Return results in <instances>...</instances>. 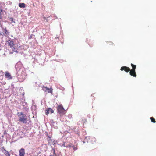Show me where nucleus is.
Instances as JSON below:
<instances>
[{
	"instance_id": "nucleus-11",
	"label": "nucleus",
	"mask_w": 156,
	"mask_h": 156,
	"mask_svg": "<svg viewBox=\"0 0 156 156\" xmlns=\"http://www.w3.org/2000/svg\"><path fill=\"white\" fill-rule=\"evenodd\" d=\"M19 6L21 8H24L26 6L25 4L23 3H20L19 4Z\"/></svg>"
},
{
	"instance_id": "nucleus-1",
	"label": "nucleus",
	"mask_w": 156,
	"mask_h": 156,
	"mask_svg": "<svg viewBox=\"0 0 156 156\" xmlns=\"http://www.w3.org/2000/svg\"><path fill=\"white\" fill-rule=\"evenodd\" d=\"M17 115L19 117V121L23 123H26L27 122V118L26 115L22 112H18Z\"/></svg>"
},
{
	"instance_id": "nucleus-31",
	"label": "nucleus",
	"mask_w": 156,
	"mask_h": 156,
	"mask_svg": "<svg viewBox=\"0 0 156 156\" xmlns=\"http://www.w3.org/2000/svg\"><path fill=\"white\" fill-rule=\"evenodd\" d=\"M50 156H52V155H50Z\"/></svg>"
},
{
	"instance_id": "nucleus-30",
	"label": "nucleus",
	"mask_w": 156,
	"mask_h": 156,
	"mask_svg": "<svg viewBox=\"0 0 156 156\" xmlns=\"http://www.w3.org/2000/svg\"><path fill=\"white\" fill-rule=\"evenodd\" d=\"M1 35V33H0V35Z\"/></svg>"
},
{
	"instance_id": "nucleus-19",
	"label": "nucleus",
	"mask_w": 156,
	"mask_h": 156,
	"mask_svg": "<svg viewBox=\"0 0 156 156\" xmlns=\"http://www.w3.org/2000/svg\"><path fill=\"white\" fill-rule=\"evenodd\" d=\"M6 150L4 148V147H2L1 148V150L2 152L3 153L4 151H5Z\"/></svg>"
},
{
	"instance_id": "nucleus-26",
	"label": "nucleus",
	"mask_w": 156,
	"mask_h": 156,
	"mask_svg": "<svg viewBox=\"0 0 156 156\" xmlns=\"http://www.w3.org/2000/svg\"><path fill=\"white\" fill-rule=\"evenodd\" d=\"M92 140L93 141H94V142H95L96 141V139L95 138H92Z\"/></svg>"
},
{
	"instance_id": "nucleus-25",
	"label": "nucleus",
	"mask_w": 156,
	"mask_h": 156,
	"mask_svg": "<svg viewBox=\"0 0 156 156\" xmlns=\"http://www.w3.org/2000/svg\"><path fill=\"white\" fill-rule=\"evenodd\" d=\"M3 76L2 75L0 76V80H2L3 79Z\"/></svg>"
},
{
	"instance_id": "nucleus-2",
	"label": "nucleus",
	"mask_w": 156,
	"mask_h": 156,
	"mask_svg": "<svg viewBox=\"0 0 156 156\" xmlns=\"http://www.w3.org/2000/svg\"><path fill=\"white\" fill-rule=\"evenodd\" d=\"M57 113L60 116H63L66 113V110L64 108L62 105H59L57 107Z\"/></svg>"
},
{
	"instance_id": "nucleus-21",
	"label": "nucleus",
	"mask_w": 156,
	"mask_h": 156,
	"mask_svg": "<svg viewBox=\"0 0 156 156\" xmlns=\"http://www.w3.org/2000/svg\"><path fill=\"white\" fill-rule=\"evenodd\" d=\"M47 140L49 141H51V137L48 136Z\"/></svg>"
},
{
	"instance_id": "nucleus-15",
	"label": "nucleus",
	"mask_w": 156,
	"mask_h": 156,
	"mask_svg": "<svg viewBox=\"0 0 156 156\" xmlns=\"http://www.w3.org/2000/svg\"><path fill=\"white\" fill-rule=\"evenodd\" d=\"M73 144L72 143H70L69 144L67 145L66 146V147H73Z\"/></svg>"
},
{
	"instance_id": "nucleus-24",
	"label": "nucleus",
	"mask_w": 156,
	"mask_h": 156,
	"mask_svg": "<svg viewBox=\"0 0 156 156\" xmlns=\"http://www.w3.org/2000/svg\"><path fill=\"white\" fill-rule=\"evenodd\" d=\"M48 17H43V18L45 20H46V22H48Z\"/></svg>"
},
{
	"instance_id": "nucleus-27",
	"label": "nucleus",
	"mask_w": 156,
	"mask_h": 156,
	"mask_svg": "<svg viewBox=\"0 0 156 156\" xmlns=\"http://www.w3.org/2000/svg\"><path fill=\"white\" fill-rule=\"evenodd\" d=\"M7 156H10V154L8 152V154H7Z\"/></svg>"
},
{
	"instance_id": "nucleus-23",
	"label": "nucleus",
	"mask_w": 156,
	"mask_h": 156,
	"mask_svg": "<svg viewBox=\"0 0 156 156\" xmlns=\"http://www.w3.org/2000/svg\"><path fill=\"white\" fill-rule=\"evenodd\" d=\"M0 83L2 85H5L6 83V82L5 81H2Z\"/></svg>"
},
{
	"instance_id": "nucleus-13",
	"label": "nucleus",
	"mask_w": 156,
	"mask_h": 156,
	"mask_svg": "<svg viewBox=\"0 0 156 156\" xmlns=\"http://www.w3.org/2000/svg\"><path fill=\"white\" fill-rule=\"evenodd\" d=\"M150 120L153 123L156 122V121L155 119L153 117H151L150 118Z\"/></svg>"
},
{
	"instance_id": "nucleus-5",
	"label": "nucleus",
	"mask_w": 156,
	"mask_h": 156,
	"mask_svg": "<svg viewBox=\"0 0 156 156\" xmlns=\"http://www.w3.org/2000/svg\"><path fill=\"white\" fill-rule=\"evenodd\" d=\"M120 70L122 71L124 70L126 72H128L130 71V69L129 67L126 66L122 67L120 69Z\"/></svg>"
},
{
	"instance_id": "nucleus-17",
	"label": "nucleus",
	"mask_w": 156,
	"mask_h": 156,
	"mask_svg": "<svg viewBox=\"0 0 156 156\" xmlns=\"http://www.w3.org/2000/svg\"><path fill=\"white\" fill-rule=\"evenodd\" d=\"M77 145H76V146H74L73 145V146L72 147L73 148V150L74 151H76L77 149Z\"/></svg>"
},
{
	"instance_id": "nucleus-14",
	"label": "nucleus",
	"mask_w": 156,
	"mask_h": 156,
	"mask_svg": "<svg viewBox=\"0 0 156 156\" xmlns=\"http://www.w3.org/2000/svg\"><path fill=\"white\" fill-rule=\"evenodd\" d=\"M5 32L6 35H9V32L6 29V28H5Z\"/></svg>"
},
{
	"instance_id": "nucleus-10",
	"label": "nucleus",
	"mask_w": 156,
	"mask_h": 156,
	"mask_svg": "<svg viewBox=\"0 0 156 156\" xmlns=\"http://www.w3.org/2000/svg\"><path fill=\"white\" fill-rule=\"evenodd\" d=\"M129 72H130L129 74L131 76H133V77H136V73L135 70H130V71Z\"/></svg>"
},
{
	"instance_id": "nucleus-9",
	"label": "nucleus",
	"mask_w": 156,
	"mask_h": 156,
	"mask_svg": "<svg viewBox=\"0 0 156 156\" xmlns=\"http://www.w3.org/2000/svg\"><path fill=\"white\" fill-rule=\"evenodd\" d=\"M19 155L20 156H24L25 153L24 149L23 148H21L19 151Z\"/></svg>"
},
{
	"instance_id": "nucleus-22",
	"label": "nucleus",
	"mask_w": 156,
	"mask_h": 156,
	"mask_svg": "<svg viewBox=\"0 0 156 156\" xmlns=\"http://www.w3.org/2000/svg\"><path fill=\"white\" fill-rule=\"evenodd\" d=\"M8 152L7 151L5 150V151H4L3 153H4V154H5L6 156H7V154H8Z\"/></svg>"
},
{
	"instance_id": "nucleus-4",
	"label": "nucleus",
	"mask_w": 156,
	"mask_h": 156,
	"mask_svg": "<svg viewBox=\"0 0 156 156\" xmlns=\"http://www.w3.org/2000/svg\"><path fill=\"white\" fill-rule=\"evenodd\" d=\"M5 77L8 80L12 79V78L11 74L8 71H6L5 73Z\"/></svg>"
},
{
	"instance_id": "nucleus-7",
	"label": "nucleus",
	"mask_w": 156,
	"mask_h": 156,
	"mask_svg": "<svg viewBox=\"0 0 156 156\" xmlns=\"http://www.w3.org/2000/svg\"><path fill=\"white\" fill-rule=\"evenodd\" d=\"M7 42L9 46V47L14 46L15 45L14 42L13 41L9 39Z\"/></svg>"
},
{
	"instance_id": "nucleus-29",
	"label": "nucleus",
	"mask_w": 156,
	"mask_h": 156,
	"mask_svg": "<svg viewBox=\"0 0 156 156\" xmlns=\"http://www.w3.org/2000/svg\"><path fill=\"white\" fill-rule=\"evenodd\" d=\"M62 146L64 147H66V146H65V144H62Z\"/></svg>"
},
{
	"instance_id": "nucleus-20",
	"label": "nucleus",
	"mask_w": 156,
	"mask_h": 156,
	"mask_svg": "<svg viewBox=\"0 0 156 156\" xmlns=\"http://www.w3.org/2000/svg\"><path fill=\"white\" fill-rule=\"evenodd\" d=\"M6 150L4 148V147H2L1 148V150L2 152L3 153L4 151H5Z\"/></svg>"
},
{
	"instance_id": "nucleus-3",
	"label": "nucleus",
	"mask_w": 156,
	"mask_h": 156,
	"mask_svg": "<svg viewBox=\"0 0 156 156\" xmlns=\"http://www.w3.org/2000/svg\"><path fill=\"white\" fill-rule=\"evenodd\" d=\"M42 89L45 92H47L48 93H52L53 89L51 87L49 88L47 87L43 86Z\"/></svg>"
},
{
	"instance_id": "nucleus-18",
	"label": "nucleus",
	"mask_w": 156,
	"mask_h": 156,
	"mask_svg": "<svg viewBox=\"0 0 156 156\" xmlns=\"http://www.w3.org/2000/svg\"><path fill=\"white\" fill-rule=\"evenodd\" d=\"M108 44L109 45H114L115 44L112 42H108Z\"/></svg>"
},
{
	"instance_id": "nucleus-8",
	"label": "nucleus",
	"mask_w": 156,
	"mask_h": 156,
	"mask_svg": "<svg viewBox=\"0 0 156 156\" xmlns=\"http://www.w3.org/2000/svg\"><path fill=\"white\" fill-rule=\"evenodd\" d=\"M10 54H12L15 51V48L14 46L9 47L8 49Z\"/></svg>"
},
{
	"instance_id": "nucleus-16",
	"label": "nucleus",
	"mask_w": 156,
	"mask_h": 156,
	"mask_svg": "<svg viewBox=\"0 0 156 156\" xmlns=\"http://www.w3.org/2000/svg\"><path fill=\"white\" fill-rule=\"evenodd\" d=\"M2 9H0V20L2 19Z\"/></svg>"
},
{
	"instance_id": "nucleus-12",
	"label": "nucleus",
	"mask_w": 156,
	"mask_h": 156,
	"mask_svg": "<svg viewBox=\"0 0 156 156\" xmlns=\"http://www.w3.org/2000/svg\"><path fill=\"white\" fill-rule=\"evenodd\" d=\"M131 65L132 68V69L131 70H135L136 66V65H134L132 63H131Z\"/></svg>"
},
{
	"instance_id": "nucleus-6",
	"label": "nucleus",
	"mask_w": 156,
	"mask_h": 156,
	"mask_svg": "<svg viewBox=\"0 0 156 156\" xmlns=\"http://www.w3.org/2000/svg\"><path fill=\"white\" fill-rule=\"evenodd\" d=\"M53 112V110L51 108H48L46 110L45 113L47 115L50 113H52Z\"/></svg>"
},
{
	"instance_id": "nucleus-28",
	"label": "nucleus",
	"mask_w": 156,
	"mask_h": 156,
	"mask_svg": "<svg viewBox=\"0 0 156 156\" xmlns=\"http://www.w3.org/2000/svg\"><path fill=\"white\" fill-rule=\"evenodd\" d=\"M53 154H54V155H55V154H56V153H55V150H54V151Z\"/></svg>"
}]
</instances>
